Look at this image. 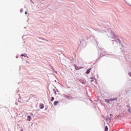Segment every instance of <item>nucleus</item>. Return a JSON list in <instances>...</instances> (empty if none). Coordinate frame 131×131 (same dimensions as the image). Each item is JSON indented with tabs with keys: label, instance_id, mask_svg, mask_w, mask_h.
<instances>
[{
	"label": "nucleus",
	"instance_id": "nucleus-1",
	"mask_svg": "<svg viewBox=\"0 0 131 131\" xmlns=\"http://www.w3.org/2000/svg\"><path fill=\"white\" fill-rule=\"evenodd\" d=\"M111 101H117V98H111V99H106L105 100V102H106V103H107L108 104H110V102Z\"/></svg>",
	"mask_w": 131,
	"mask_h": 131
},
{
	"label": "nucleus",
	"instance_id": "nucleus-2",
	"mask_svg": "<svg viewBox=\"0 0 131 131\" xmlns=\"http://www.w3.org/2000/svg\"><path fill=\"white\" fill-rule=\"evenodd\" d=\"M74 67L76 69V70H79V69H82V68H83V67H77V66L76 65H74Z\"/></svg>",
	"mask_w": 131,
	"mask_h": 131
},
{
	"label": "nucleus",
	"instance_id": "nucleus-3",
	"mask_svg": "<svg viewBox=\"0 0 131 131\" xmlns=\"http://www.w3.org/2000/svg\"><path fill=\"white\" fill-rule=\"evenodd\" d=\"M91 70H92L91 68H90L88 70H87L86 72V74H90V73L91 72Z\"/></svg>",
	"mask_w": 131,
	"mask_h": 131
},
{
	"label": "nucleus",
	"instance_id": "nucleus-4",
	"mask_svg": "<svg viewBox=\"0 0 131 131\" xmlns=\"http://www.w3.org/2000/svg\"><path fill=\"white\" fill-rule=\"evenodd\" d=\"M39 107L40 108V109H43V108L45 107V105H43V104H41L39 105Z\"/></svg>",
	"mask_w": 131,
	"mask_h": 131
},
{
	"label": "nucleus",
	"instance_id": "nucleus-5",
	"mask_svg": "<svg viewBox=\"0 0 131 131\" xmlns=\"http://www.w3.org/2000/svg\"><path fill=\"white\" fill-rule=\"evenodd\" d=\"M58 104H59L58 101H55L54 102V106H57V105H58Z\"/></svg>",
	"mask_w": 131,
	"mask_h": 131
},
{
	"label": "nucleus",
	"instance_id": "nucleus-6",
	"mask_svg": "<svg viewBox=\"0 0 131 131\" xmlns=\"http://www.w3.org/2000/svg\"><path fill=\"white\" fill-rule=\"evenodd\" d=\"M27 119L28 121H30V119H31V117L30 116H28Z\"/></svg>",
	"mask_w": 131,
	"mask_h": 131
},
{
	"label": "nucleus",
	"instance_id": "nucleus-7",
	"mask_svg": "<svg viewBox=\"0 0 131 131\" xmlns=\"http://www.w3.org/2000/svg\"><path fill=\"white\" fill-rule=\"evenodd\" d=\"M104 130H105V131H108V127L105 126V127Z\"/></svg>",
	"mask_w": 131,
	"mask_h": 131
},
{
	"label": "nucleus",
	"instance_id": "nucleus-8",
	"mask_svg": "<svg viewBox=\"0 0 131 131\" xmlns=\"http://www.w3.org/2000/svg\"><path fill=\"white\" fill-rule=\"evenodd\" d=\"M54 100H55V98H54V97H52L51 98V101L53 102V101H54Z\"/></svg>",
	"mask_w": 131,
	"mask_h": 131
},
{
	"label": "nucleus",
	"instance_id": "nucleus-9",
	"mask_svg": "<svg viewBox=\"0 0 131 131\" xmlns=\"http://www.w3.org/2000/svg\"><path fill=\"white\" fill-rule=\"evenodd\" d=\"M21 56H23L24 57H27V55L26 54H21Z\"/></svg>",
	"mask_w": 131,
	"mask_h": 131
},
{
	"label": "nucleus",
	"instance_id": "nucleus-10",
	"mask_svg": "<svg viewBox=\"0 0 131 131\" xmlns=\"http://www.w3.org/2000/svg\"><path fill=\"white\" fill-rule=\"evenodd\" d=\"M54 91L55 95H57V92H56V90H54Z\"/></svg>",
	"mask_w": 131,
	"mask_h": 131
},
{
	"label": "nucleus",
	"instance_id": "nucleus-11",
	"mask_svg": "<svg viewBox=\"0 0 131 131\" xmlns=\"http://www.w3.org/2000/svg\"><path fill=\"white\" fill-rule=\"evenodd\" d=\"M129 76H131V73H129Z\"/></svg>",
	"mask_w": 131,
	"mask_h": 131
},
{
	"label": "nucleus",
	"instance_id": "nucleus-12",
	"mask_svg": "<svg viewBox=\"0 0 131 131\" xmlns=\"http://www.w3.org/2000/svg\"><path fill=\"white\" fill-rule=\"evenodd\" d=\"M22 11H23V9H21V10H20V12H22Z\"/></svg>",
	"mask_w": 131,
	"mask_h": 131
},
{
	"label": "nucleus",
	"instance_id": "nucleus-13",
	"mask_svg": "<svg viewBox=\"0 0 131 131\" xmlns=\"http://www.w3.org/2000/svg\"><path fill=\"white\" fill-rule=\"evenodd\" d=\"M25 14H27V12H25Z\"/></svg>",
	"mask_w": 131,
	"mask_h": 131
},
{
	"label": "nucleus",
	"instance_id": "nucleus-14",
	"mask_svg": "<svg viewBox=\"0 0 131 131\" xmlns=\"http://www.w3.org/2000/svg\"><path fill=\"white\" fill-rule=\"evenodd\" d=\"M31 115H33V114H31Z\"/></svg>",
	"mask_w": 131,
	"mask_h": 131
},
{
	"label": "nucleus",
	"instance_id": "nucleus-15",
	"mask_svg": "<svg viewBox=\"0 0 131 131\" xmlns=\"http://www.w3.org/2000/svg\"><path fill=\"white\" fill-rule=\"evenodd\" d=\"M21 131H23V130H21Z\"/></svg>",
	"mask_w": 131,
	"mask_h": 131
}]
</instances>
